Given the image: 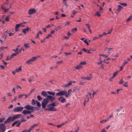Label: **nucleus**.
<instances>
[{"instance_id":"f257e3e1","label":"nucleus","mask_w":132,"mask_h":132,"mask_svg":"<svg viewBox=\"0 0 132 132\" xmlns=\"http://www.w3.org/2000/svg\"><path fill=\"white\" fill-rule=\"evenodd\" d=\"M22 116V115L21 114H17L13 116H11L9 117L4 122V124H6L9 123L10 122H12L16 119H18Z\"/></svg>"},{"instance_id":"f03ea898","label":"nucleus","mask_w":132,"mask_h":132,"mask_svg":"<svg viewBox=\"0 0 132 132\" xmlns=\"http://www.w3.org/2000/svg\"><path fill=\"white\" fill-rule=\"evenodd\" d=\"M57 105V104L53 102L51 104H49L47 105V106L48 108L45 109V110L50 111H56L57 109L54 107Z\"/></svg>"},{"instance_id":"7ed1b4c3","label":"nucleus","mask_w":132,"mask_h":132,"mask_svg":"<svg viewBox=\"0 0 132 132\" xmlns=\"http://www.w3.org/2000/svg\"><path fill=\"white\" fill-rule=\"evenodd\" d=\"M57 96H63L65 95L66 97H68L70 95L69 93H68V92L65 91H60L59 92L56 94Z\"/></svg>"},{"instance_id":"20e7f679","label":"nucleus","mask_w":132,"mask_h":132,"mask_svg":"<svg viewBox=\"0 0 132 132\" xmlns=\"http://www.w3.org/2000/svg\"><path fill=\"white\" fill-rule=\"evenodd\" d=\"M49 102V100L46 97L43 100V101L42 102V108H46V106Z\"/></svg>"},{"instance_id":"39448f33","label":"nucleus","mask_w":132,"mask_h":132,"mask_svg":"<svg viewBox=\"0 0 132 132\" xmlns=\"http://www.w3.org/2000/svg\"><path fill=\"white\" fill-rule=\"evenodd\" d=\"M36 108V107L30 105H27L24 107L25 109L28 110H32V112H34L35 109Z\"/></svg>"},{"instance_id":"423d86ee","label":"nucleus","mask_w":132,"mask_h":132,"mask_svg":"<svg viewBox=\"0 0 132 132\" xmlns=\"http://www.w3.org/2000/svg\"><path fill=\"white\" fill-rule=\"evenodd\" d=\"M38 57V56H35L31 57L30 60H28L26 62V63L28 64H31L33 62L37 59Z\"/></svg>"},{"instance_id":"0eeeda50","label":"nucleus","mask_w":132,"mask_h":132,"mask_svg":"<svg viewBox=\"0 0 132 132\" xmlns=\"http://www.w3.org/2000/svg\"><path fill=\"white\" fill-rule=\"evenodd\" d=\"M23 107H19L14 108L13 111L15 112H19L22 111L23 109Z\"/></svg>"},{"instance_id":"6e6552de","label":"nucleus","mask_w":132,"mask_h":132,"mask_svg":"<svg viewBox=\"0 0 132 132\" xmlns=\"http://www.w3.org/2000/svg\"><path fill=\"white\" fill-rule=\"evenodd\" d=\"M36 10L34 8L30 9L28 11V13L30 15H31L36 13Z\"/></svg>"},{"instance_id":"1a4fd4ad","label":"nucleus","mask_w":132,"mask_h":132,"mask_svg":"<svg viewBox=\"0 0 132 132\" xmlns=\"http://www.w3.org/2000/svg\"><path fill=\"white\" fill-rule=\"evenodd\" d=\"M21 123V122L19 120H18L15 121L13 122L12 125V127H13L15 125L17 124V125L15 126L16 127H18L19 126Z\"/></svg>"},{"instance_id":"9d476101","label":"nucleus","mask_w":132,"mask_h":132,"mask_svg":"<svg viewBox=\"0 0 132 132\" xmlns=\"http://www.w3.org/2000/svg\"><path fill=\"white\" fill-rule=\"evenodd\" d=\"M0 129L2 132H4L5 131V127L4 124H0Z\"/></svg>"},{"instance_id":"9b49d317","label":"nucleus","mask_w":132,"mask_h":132,"mask_svg":"<svg viewBox=\"0 0 132 132\" xmlns=\"http://www.w3.org/2000/svg\"><path fill=\"white\" fill-rule=\"evenodd\" d=\"M47 97L49 100V101H50L51 102H53L55 99V98L54 97L50 95H47Z\"/></svg>"},{"instance_id":"f8f14e48","label":"nucleus","mask_w":132,"mask_h":132,"mask_svg":"<svg viewBox=\"0 0 132 132\" xmlns=\"http://www.w3.org/2000/svg\"><path fill=\"white\" fill-rule=\"evenodd\" d=\"M58 100L62 103H64L66 101V99L63 98V97L61 96L60 97L58 98Z\"/></svg>"},{"instance_id":"ddd939ff","label":"nucleus","mask_w":132,"mask_h":132,"mask_svg":"<svg viewBox=\"0 0 132 132\" xmlns=\"http://www.w3.org/2000/svg\"><path fill=\"white\" fill-rule=\"evenodd\" d=\"M91 74L90 75V76H87L85 77H83L82 78V79H83L84 80H91L92 77L91 76Z\"/></svg>"},{"instance_id":"4468645a","label":"nucleus","mask_w":132,"mask_h":132,"mask_svg":"<svg viewBox=\"0 0 132 132\" xmlns=\"http://www.w3.org/2000/svg\"><path fill=\"white\" fill-rule=\"evenodd\" d=\"M37 126V124H36L33 125L32 126H31L29 128L28 130H27L28 132H30V131L32 130V129L34 128L35 126Z\"/></svg>"},{"instance_id":"2eb2a0df","label":"nucleus","mask_w":132,"mask_h":132,"mask_svg":"<svg viewBox=\"0 0 132 132\" xmlns=\"http://www.w3.org/2000/svg\"><path fill=\"white\" fill-rule=\"evenodd\" d=\"M5 7L4 6V4H3L1 7V9L4 11V12H6L9 10V8H8L7 9H5Z\"/></svg>"},{"instance_id":"dca6fc26","label":"nucleus","mask_w":132,"mask_h":132,"mask_svg":"<svg viewBox=\"0 0 132 132\" xmlns=\"http://www.w3.org/2000/svg\"><path fill=\"white\" fill-rule=\"evenodd\" d=\"M72 84V82L71 81H70L67 84H65L63 86V87H68L69 86L71 85Z\"/></svg>"},{"instance_id":"f3484780","label":"nucleus","mask_w":132,"mask_h":132,"mask_svg":"<svg viewBox=\"0 0 132 132\" xmlns=\"http://www.w3.org/2000/svg\"><path fill=\"white\" fill-rule=\"evenodd\" d=\"M47 92L45 91H43L41 93V95L44 97H47V96L48 95L47 94Z\"/></svg>"},{"instance_id":"a211bd4d","label":"nucleus","mask_w":132,"mask_h":132,"mask_svg":"<svg viewBox=\"0 0 132 132\" xmlns=\"http://www.w3.org/2000/svg\"><path fill=\"white\" fill-rule=\"evenodd\" d=\"M21 24L20 23L19 24H17L15 27V31H18V29L20 27Z\"/></svg>"},{"instance_id":"6ab92c4d","label":"nucleus","mask_w":132,"mask_h":132,"mask_svg":"<svg viewBox=\"0 0 132 132\" xmlns=\"http://www.w3.org/2000/svg\"><path fill=\"white\" fill-rule=\"evenodd\" d=\"M83 67L82 65H81L80 64L78 65L77 66L75 67V69L77 70H79L81 69Z\"/></svg>"},{"instance_id":"aec40b11","label":"nucleus","mask_w":132,"mask_h":132,"mask_svg":"<svg viewBox=\"0 0 132 132\" xmlns=\"http://www.w3.org/2000/svg\"><path fill=\"white\" fill-rule=\"evenodd\" d=\"M80 89V88L78 86H77L74 87L73 89V92H76L77 90H79Z\"/></svg>"},{"instance_id":"412c9836","label":"nucleus","mask_w":132,"mask_h":132,"mask_svg":"<svg viewBox=\"0 0 132 132\" xmlns=\"http://www.w3.org/2000/svg\"><path fill=\"white\" fill-rule=\"evenodd\" d=\"M112 49V48H108L107 47H106L105 50V51H108V53H109V55L111 53V52H110V51L111 49Z\"/></svg>"},{"instance_id":"4be33fe9","label":"nucleus","mask_w":132,"mask_h":132,"mask_svg":"<svg viewBox=\"0 0 132 132\" xmlns=\"http://www.w3.org/2000/svg\"><path fill=\"white\" fill-rule=\"evenodd\" d=\"M29 30V28L28 27H27L26 28L22 30V32L24 33L25 34H26V32H28Z\"/></svg>"},{"instance_id":"5701e85b","label":"nucleus","mask_w":132,"mask_h":132,"mask_svg":"<svg viewBox=\"0 0 132 132\" xmlns=\"http://www.w3.org/2000/svg\"><path fill=\"white\" fill-rule=\"evenodd\" d=\"M47 93L49 95H51L53 96H54L55 94V93L54 92H52L49 91H47Z\"/></svg>"},{"instance_id":"b1692460","label":"nucleus","mask_w":132,"mask_h":132,"mask_svg":"<svg viewBox=\"0 0 132 132\" xmlns=\"http://www.w3.org/2000/svg\"><path fill=\"white\" fill-rule=\"evenodd\" d=\"M118 8L117 9V11L118 12H119L122 9L123 7L120 5H118Z\"/></svg>"},{"instance_id":"393cba45","label":"nucleus","mask_w":132,"mask_h":132,"mask_svg":"<svg viewBox=\"0 0 132 132\" xmlns=\"http://www.w3.org/2000/svg\"><path fill=\"white\" fill-rule=\"evenodd\" d=\"M82 50L84 51L85 52L87 53H89V54H90L91 53V52L90 51H89L88 50H86V49H85V48H83Z\"/></svg>"},{"instance_id":"a878e982","label":"nucleus","mask_w":132,"mask_h":132,"mask_svg":"<svg viewBox=\"0 0 132 132\" xmlns=\"http://www.w3.org/2000/svg\"><path fill=\"white\" fill-rule=\"evenodd\" d=\"M61 28V27L60 26H57V27H56L55 28V30L57 31L59 30Z\"/></svg>"},{"instance_id":"bb28decb","label":"nucleus","mask_w":132,"mask_h":132,"mask_svg":"<svg viewBox=\"0 0 132 132\" xmlns=\"http://www.w3.org/2000/svg\"><path fill=\"white\" fill-rule=\"evenodd\" d=\"M21 67L20 66L19 68L16 69L15 70L16 72H18L21 71Z\"/></svg>"},{"instance_id":"cd10ccee","label":"nucleus","mask_w":132,"mask_h":132,"mask_svg":"<svg viewBox=\"0 0 132 132\" xmlns=\"http://www.w3.org/2000/svg\"><path fill=\"white\" fill-rule=\"evenodd\" d=\"M24 46H25L26 48H29L30 47V46L29 45V44L26 43L24 44Z\"/></svg>"},{"instance_id":"c85d7f7f","label":"nucleus","mask_w":132,"mask_h":132,"mask_svg":"<svg viewBox=\"0 0 132 132\" xmlns=\"http://www.w3.org/2000/svg\"><path fill=\"white\" fill-rule=\"evenodd\" d=\"M17 55L16 54V53H14L12 54L10 56V59H11L13 58L14 56H16Z\"/></svg>"},{"instance_id":"c756f323","label":"nucleus","mask_w":132,"mask_h":132,"mask_svg":"<svg viewBox=\"0 0 132 132\" xmlns=\"http://www.w3.org/2000/svg\"><path fill=\"white\" fill-rule=\"evenodd\" d=\"M132 19V16H130L127 19V22L129 21Z\"/></svg>"},{"instance_id":"7c9ffc66","label":"nucleus","mask_w":132,"mask_h":132,"mask_svg":"<svg viewBox=\"0 0 132 132\" xmlns=\"http://www.w3.org/2000/svg\"><path fill=\"white\" fill-rule=\"evenodd\" d=\"M18 50V48H16L15 49H13L12 50L13 51L16 52V54H19V52H17Z\"/></svg>"},{"instance_id":"2f4dec72","label":"nucleus","mask_w":132,"mask_h":132,"mask_svg":"<svg viewBox=\"0 0 132 132\" xmlns=\"http://www.w3.org/2000/svg\"><path fill=\"white\" fill-rule=\"evenodd\" d=\"M7 33V31H6L5 32V33ZM7 34L6 35L5 34H4L2 36V37L4 39V40H5L6 39V37L7 36Z\"/></svg>"},{"instance_id":"473e14b6","label":"nucleus","mask_w":132,"mask_h":132,"mask_svg":"<svg viewBox=\"0 0 132 132\" xmlns=\"http://www.w3.org/2000/svg\"><path fill=\"white\" fill-rule=\"evenodd\" d=\"M22 113L24 115H26L27 114V110H24L22 112Z\"/></svg>"},{"instance_id":"72a5a7b5","label":"nucleus","mask_w":132,"mask_h":132,"mask_svg":"<svg viewBox=\"0 0 132 132\" xmlns=\"http://www.w3.org/2000/svg\"><path fill=\"white\" fill-rule=\"evenodd\" d=\"M118 71H116L115 72H114L113 74V76L111 77L112 78H113L114 77H115L118 73Z\"/></svg>"},{"instance_id":"f704fd0d","label":"nucleus","mask_w":132,"mask_h":132,"mask_svg":"<svg viewBox=\"0 0 132 132\" xmlns=\"http://www.w3.org/2000/svg\"><path fill=\"white\" fill-rule=\"evenodd\" d=\"M94 15L97 16H98L99 17L101 16V14L99 12H97L96 13V14H94Z\"/></svg>"},{"instance_id":"c9c22d12","label":"nucleus","mask_w":132,"mask_h":132,"mask_svg":"<svg viewBox=\"0 0 132 132\" xmlns=\"http://www.w3.org/2000/svg\"><path fill=\"white\" fill-rule=\"evenodd\" d=\"M108 119L106 120L104 119V120H103L102 121H100V123H104L106 122L107 121H108Z\"/></svg>"},{"instance_id":"e433bc0d","label":"nucleus","mask_w":132,"mask_h":132,"mask_svg":"<svg viewBox=\"0 0 132 132\" xmlns=\"http://www.w3.org/2000/svg\"><path fill=\"white\" fill-rule=\"evenodd\" d=\"M63 62V61L62 60L56 62V64L58 65H60V64H62Z\"/></svg>"},{"instance_id":"4c0bfd02","label":"nucleus","mask_w":132,"mask_h":132,"mask_svg":"<svg viewBox=\"0 0 132 132\" xmlns=\"http://www.w3.org/2000/svg\"><path fill=\"white\" fill-rule=\"evenodd\" d=\"M65 123H62L60 125H58L57 126V127L58 128H59L62 126L63 125H65Z\"/></svg>"},{"instance_id":"58836bf2","label":"nucleus","mask_w":132,"mask_h":132,"mask_svg":"<svg viewBox=\"0 0 132 132\" xmlns=\"http://www.w3.org/2000/svg\"><path fill=\"white\" fill-rule=\"evenodd\" d=\"M37 99L38 101H40L42 100V98L40 95H38L37 96Z\"/></svg>"},{"instance_id":"ea45409f","label":"nucleus","mask_w":132,"mask_h":132,"mask_svg":"<svg viewBox=\"0 0 132 132\" xmlns=\"http://www.w3.org/2000/svg\"><path fill=\"white\" fill-rule=\"evenodd\" d=\"M63 3V6H64V5L65 6L66 8L67 9V7L68 6V5L67 4L66 2H64V3Z\"/></svg>"},{"instance_id":"a19ab883","label":"nucleus","mask_w":132,"mask_h":132,"mask_svg":"<svg viewBox=\"0 0 132 132\" xmlns=\"http://www.w3.org/2000/svg\"><path fill=\"white\" fill-rule=\"evenodd\" d=\"M37 105L38 107H40L41 106V104L38 101H36Z\"/></svg>"},{"instance_id":"79ce46f5","label":"nucleus","mask_w":132,"mask_h":132,"mask_svg":"<svg viewBox=\"0 0 132 132\" xmlns=\"http://www.w3.org/2000/svg\"><path fill=\"white\" fill-rule=\"evenodd\" d=\"M10 16V15H8L6 17V18H5V20L6 21H9V18Z\"/></svg>"},{"instance_id":"37998d69","label":"nucleus","mask_w":132,"mask_h":132,"mask_svg":"<svg viewBox=\"0 0 132 132\" xmlns=\"http://www.w3.org/2000/svg\"><path fill=\"white\" fill-rule=\"evenodd\" d=\"M123 86H124L126 87H127L128 86L127 81L125 83V84L123 85Z\"/></svg>"},{"instance_id":"c03bdc74","label":"nucleus","mask_w":132,"mask_h":132,"mask_svg":"<svg viewBox=\"0 0 132 132\" xmlns=\"http://www.w3.org/2000/svg\"><path fill=\"white\" fill-rule=\"evenodd\" d=\"M86 64V62H85L83 61V62H81L80 63V64L81 65H85V64Z\"/></svg>"},{"instance_id":"a18cd8bd","label":"nucleus","mask_w":132,"mask_h":132,"mask_svg":"<svg viewBox=\"0 0 132 132\" xmlns=\"http://www.w3.org/2000/svg\"><path fill=\"white\" fill-rule=\"evenodd\" d=\"M120 4L121 5H123L124 6H126L127 5V3H120Z\"/></svg>"},{"instance_id":"49530a36","label":"nucleus","mask_w":132,"mask_h":132,"mask_svg":"<svg viewBox=\"0 0 132 132\" xmlns=\"http://www.w3.org/2000/svg\"><path fill=\"white\" fill-rule=\"evenodd\" d=\"M5 119V118H0V123L2 122Z\"/></svg>"},{"instance_id":"de8ad7c7","label":"nucleus","mask_w":132,"mask_h":132,"mask_svg":"<svg viewBox=\"0 0 132 132\" xmlns=\"http://www.w3.org/2000/svg\"><path fill=\"white\" fill-rule=\"evenodd\" d=\"M32 101L31 103L32 105H34L36 104L35 101L34 99H32Z\"/></svg>"},{"instance_id":"09e8293b","label":"nucleus","mask_w":132,"mask_h":132,"mask_svg":"<svg viewBox=\"0 0 132 132\" xmlns=\"http://www.w3.org/2000/svg\"><path fill=\"white\" fill-rule=\"evenodd\" d=\"M77 29L76 28H75L72 30V31L73 33H74V31H77Z\"/></svg>"},{"instance_id":"8fccbe9b","label":"nucleus","mask_w":132,"mask_h":132,"mask_svg":"<svg viewBox=\"0 0 132 132\" xmlns=\"http://www.w3.org/2000/svg\"><path fill=\"white\" fill-rule=\"evenodd\" d=\"M124 82L122 79H121L120 81L119 82V84H121Z\"/></svg>"},{"instance_id":"3c124183","label":"nucleus","mask_w":132,"mask_h":132,"mask_svg":"<svg viewBox=\"0 0 132 132\" xmlns=\"http://www.w3.org/2000/svg\"><path fill=\"white\" fill-rule=\"evenodd\" d=\"M51 27V26L50 25V24H48V25L46 26L45 27V28L47 29L48 28L50 27Z\"/></svg>"},{"instance_id":"603ef678","label":"nucleus","mask_w":132,"mask_h":132,"mask_svg":"<svg viewBox=\"0 0 132 132\" xmlns=\"http://www.w3.org/2000/svg\"><path fill=\"white\" fill-rule=\"evenodd\" d=\"M52 36L51 35H50V34H49L48 35V36H46V37L45 38H46V39L48 38H49L50 37H52Z\"/></svg>"},{"instance_id":"864d4df0","label":"nucleus","mask_w":132,"mask_h":132,"mask_svg":"<svg viewBox=\"0 0 132 132\" xmlns=\"http://www.w3.org/2000/svg\"><path fill=\"white\" fill-rule=\"evenodd\" d=\"M64 53L65 54L66 56H67L68 55H70L71 54V53H67L65 52H64Z\"/></svg>"},{"instance_id":"5fc2aeb1","label":"nucleus","mask_w":132,"mask_h":132,"mask_svg":"<svg viewBox=\"0 0 132 132\" xmlns=\"http://www.w3.org/2000/svg\"><path fill=\"white\" fill-rule=\"evenodd\" d=\"M100 55L101 56H104L105 57H107L108 56V55H106L104 54H100Z\"/></svg>"},{"instance_id":"6e6d98bb","label":"nucleus","mask_w":132,"mask_h":132,"mask_svg":"<svg viewBox=\"0 0 132 132\" xmlns=\"http://www.w3.org/2000/svg\"><path fill=\"white\" fill-rule=\"evenodd\" d=\"M112 28L107 33V34H110L111 33L112 31Z\"/></svg>"},{"instance_id":"4d7b16f0","label":"nucleus","mask_w":132,"mask_h":132,"mask_svg":"<svg viewBox=\"0 0 132 132\" xmlns=\"http://www.w3.org/2000/svg\"><path fill=\"white\" fill-rule=\"evenodd\" d=\"M77 12L75 11H72V14L74 15H75L77 13Z\"/></svg>"},{"instance_id":"13d9d810","label":"nucleus","mask_w":132,"mask_h":132,"mask_svg":"<svg viewBox=\"0 0 132 132\" xmlns=\"http://www.w3.org/2000/svg\"><path fill=\"white\" fill-rule=\"evenodd\" d=\"M24 96V95L23 94L20 95L19 96V98H21L23 97V96Z\"/></svg>"},{"instance_id":"bf43d9fd","label":"nucleus","mask_w":132,"mask_h":132,"mask_svg":"<svg viewBox=\"0 0 132 132\" xmlns=\"http://www.w3.org/2000/svg\"><path fill=\"white\" fill-rule=\"evenodd\" d=\"M83 42L85 43L87 45H88L89 44L88 43V42L87 41V40L85 39L84 40H83Z\"/></svg>"},{"instance_id":"052dcab7","label":"nucleus","mask_w":132,"mask_h":132,"mask_svg":"<svg viewBox=\"0 0 132 132\" xmlns=\"http://www.w3.org/2000/svg\"><path fill=\"white\" fill-rule=\"evenodd\" d=\"M32 112V110L31 111H28L27 110V114H30L31 113L33 112Z\"/></svg>"},{"instance_id":"680f3d73","label":"nucleus","mask_w":132,"mask_h":132,"mask_svg":"<svg viewBox=\"0 0 132 132\" xmlns=\"http://www.w3.org/2000/svg\"><path fill=\"white\" fill-rule=\"evenodd\" d=\"M63 37L64 39H69V37L66 36H63Z\"/></svg>"},{"instance_id":"e2e57ef3","label":"nucleus","mask_w":132,"mask_h":132,"mask_svg":"<svg viewBox=\"0 0 132 132\" xmlns=\"http://www.w3.org/2000/svg\"><path fill=\"white\" fill-rule=\"evenodd\" d=\"M122 90V89H117V94H119V92L120 90Z\"/></svg>"},{"instance_id":"0e129e2a","label":"nucleus","mask_w":132,"mask_h":132,"mask_svg":"<svg viewBox=\"0 0 132 132\" xmlns=\"http://www.w3.org/2000/svg\"><path fill=\"white\" fill-rule=\"evenodd\" d=\"M13 105H10L8 108V109H10L11 108L13 107Z\"/></svg>"},{"instance_id":"69168bd1","label":"nucleus","mask_w":132,"mask_h":132,"mask_svg":"<svg viewBox=\"0 0 132 132\" xmlns=\"http://www.w3.org/2000/svg\"><path fill=\"white\" fill-rule=\"evenodd\" d=\"M71 34L69 32L67 34V35L68 37H70L71 35Z\"/></svg>"},{"instance_id":"338daca9","label":"nucleus","mask_w":132,"mask_h":132,"mask_svg":"<svg viewBox=\"0 0 132 132\" xmlns=\"http://www.w3.org/2000/svg\"><path fill=\"white\" fill-rule=\"evenodd\" d=\"M100 68L102 69H103L104 68V66L103 64H101L100 66Z\"/></svg>"},{"instance_id":"774afa93","label":"nucleus","mask_w":132,"mask_h":132,"mask_svg":"<svg viewBox=\"0 0 132 132\" xmlns=\"http://www.w3.org/2000/svg\"><path fill=\"white\" fill-rule=\"evenodd\" d=\"M101 132H106V131L105 129H103L101 131Z\"/></svg>"}]
</instances>
